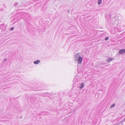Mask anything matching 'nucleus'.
<instances>
[{
	"label": "nucleus",
	"instance_id": "9d476101",
	"mask_svg": "<svg viewBox=\"0 0 125 125\" xmlns=\"http://www.w3.org/2000/svg\"><path fill=\"white\" fill-rule=\"evenodd\" d=\"M7 60V59L6 58H5L4 60V62H5Z\"/></svg>",
	"mask_w": 125,
	"mask_h": 125
},
{
	"label": "nucleus",
	"instance_id": "0eeeda50",
	"mask_svg": "<svg viewBox=\"0 0 125 125\" xmlns=\"http://www.w3.org/2000/svg\"><path fill=\"white\" fill-rule=\"evenodd\" d=\"M115 104H113L110 106L111 108H112L113 107L115 106Z\"/></svg>",
	"mask_w": 125,
	"mask_h": 125
},
{
	"label": "nucleus",
	"instance_id": "2eb2a0df",
	"mask_svg": "<svg viewBox=\"0 0 125 125\" xmlns=\"http://www.w3.org/2000/svg\"><path fill=\"white\" fill-rule=\"evenodd\" d=\"M107 40V39H106V40H105L106 41L107 40Z\"/></svg>",
	"mask_w": 125,
	"mask_h": 125
},
{
	"label": "nucleus",
	"instance_id": "423d86ee",
	"mask_svg": "<svg viewBox=\"0 0 125 125\" xmlns=\"http://www.w3.org/2000/svg\"><path fill=\"white\" fill-rule=\"evenodd\" d=\"M102 0H98V4H101L102 3Z\"/></svg>",
	"mask_w": 125,
	"mask_h": 125
},
{
	"label": "nucleus",
	"instance_id": "f257e3e1",
	"mask_svg": "<svg viewBox=\"0 0 125 125\" xmlns=\"http://www.w3.org/2000/svg\"><path fill=\"white\" fill-rule=\"evenodd\" d=\"M76 59L77 60V58L78 57V63L81 64L82 62V58L81 56L79 57L77 54L76 55Z\"/></svg>",
	"mask_w": 125,
	"mask_h": 125
},
{
	"label": "nucleus",
	"instance_id": "ddd939ff",
	"mask_svg": "<svg viewBox=\"0 0 125 125\" xmlns=\"http://www.w3.org/2000/svg\"><path fill=\"white\" fill-rule=\"evenodd\" d=\"M105 63H101V64H102L103 65H104V64H105Z\"/></svg>",
	"mask_w": 125,
	"mask_h": 125
},
{
	"label": "nucleus",
	"instance_id": "f03ea898",
	"mask_svg": "<svg viewBox=\"0 0 125 125\" xmlns=\"http://www.w3.org/2000/svg\"><path fill=\"white\" fill-rule=\"evenodd\" d=\"M125 53V49H121L120 50L118 53L119 54H121Z\"/></svg>",
	"mask_w": 125,
	"mask_h": 125
},
{
	"label": "nucleus",
	"instance_id": "6e6552de",
	"mask_svg": "<svg viewBox=\"0 0 125 125\" xmlns=\"http://www.w3.org/2000/svg\"><path fill=\"white\" fill-rule=\"evenodd\" d=\"M76 79H74L73 80V83H74V84H75L76 83Z\"/></svg>",
	"mask_w": 125,
	"mask_h": 125
},
{
	"label": "nucleus",
	"instance_id": "9b49d317",
	"mask_svg": "<svg viewBox=\"0 0 125 125\" xmlns=\"http://www.w3.org/2000/svg\"><path fill=\"white\" fill-rule=\"evenodd\" d=\"M109 38V37H107L105 38V39H108Z\"/></svg>",
	"mask_w": 125,
	"mask_h": 125
},
{
	"label": "nucleus",
	"instance_id": "f8f14e48",
	"mask_svg": "<svg viewBox=\"0 0 125 125\" xmlns=\"http://www.w3.org/2000/svg\"><path fill=\"white\" fill-rule=\"evenodd\" d=\"M15 4L14 5H15L16 6L18 5V3H15Z\"/></svg>",
	"mask_w": 125,
	"mask_h": 125
},
{
	"label": "nucleus",
	"instance_id": "4468645a",
	"mask_svg": "<svg viewBox=\"0 0 125 125\" xmlns=\"http://www.w3.org/2000/svg\"><path fill=\"white\" fill-rule=\"evenodd\" d=\"M124 121L125 122V117L124 119Z\"/></svg>",
	"mask_w": 125,
	"mask_h": 125
},
{
	"label": "nucleus",
	"instance_id": "dca6fc26",
	"mask_svg": "<svg viewBox=\"0 0 125 125\" xmlns=\"http://www.w3.org/2000/svg\"><path fill=\"white\" fill-rule=\"evenodd\" d=\"M122 121H120V122H121Z\"/></svg>",
	"mask_w": 125,
	"mask_h": 125
},
{
	"label": "nucleus",
	"instance_id": "7ed1b4c3",
	"mask_svg": "<svg viewBox=\"0 0 125 125\" xmlns=\"http://www.w3.org/2000/svg\"><path fill=\"white\" fill-rule=\"evenodd\" d=\"M40 62V60H38L36 61H34L33 63L34 64H37L39 63Z\"/></svg>",
	"mask_w": 125,
	"mask_h": 125
},
{
	"label": "nucleus",
	"instance_id": "39448f33",
	"mask_svg": "<svg viewBox=\"0 0 125 125\" xmlns=\"http://www.w3.org/2000/svg\"><path fill=\"white\" fill-rule=\"evenodd\" d=\"M113 59V58H109L107 60V62H110L112 61Z\"/></svg>",
	"mask_w": 125,
	"mask_h": 125
},
{
	"label": "nucleus",
	"instance_id": "20e7f679",
	"mask_svg": "<svg viewBox=\"0 0 125 125\" xmlns=\"http://www.w3.org/2000/svg\"><path fill=\"white\" fill-rule=\"evenodd\" d=\"M84 84L83 83H82L79 86V88L81 89H82L84 87Z\"/></svg>",
	"mask_w": 125,
	"mask_h": 125
},
{
	"label": "nucleus",
	"instance_id": "1a4fd4ad",
	"mask_svg": "<svg viewBox=\"0 0 125 125\" xmlns=\"http://www.w3.org/2000/svg\"><path fill=\"white\" fill-rule=\"evenodd\" d=\"M14 27H12L10 29V31L14 29Z\"/></svg>",
	"mask_w": 125,
	"mask_h": 125
}]
</instances>
